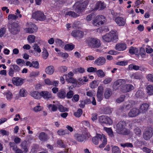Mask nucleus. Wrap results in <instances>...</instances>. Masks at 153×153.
<instances>
[{"mask_svg":"<svg viewBox=\"0 0 153 153\" xmlns=\"http://www.w3.org/2000/svg\"><path fill=\"white\" fill-rule=\"evenodd\" d=\"M126 123L123 121H120L116 126V131L119 134L127 135L129 133V131L125 128Z\"/></svg>","mask_w":153,"mask_h":153,"instance_id":"f257e3e1","label":"nucleus"},{"mask_svg":"<svg viewBox=\"0 0 153 153\" xmlns=\"http://www.w3.org/2000/svg\"><path fill=\"white\" fill-rule=\"evenodd\" d=\"M86 43L90 47L92 48H97L101 45L100 40L97 38H88L85 41Z\"/></svg>","mask_w":153,"mask_h":153,"instance_id":"f03ea898","label":"nucleus"},{"mask_svg":"<svg viewBox=\"0 0 153 153\" xmlns=\"http://www.w3.org/2000/svg\"><path fill=\"white\" fill-rule=\"evenodd\" d=\"M102 38L105 42H110L118 39V35L115 31H111L102 36Z\"/></svg>","mask_w":153,"mask_h":153,"instance_id":"7ed1b4c3","label":"nucleus"},{"mask_svg":"<svg viewBox=\"0 0 153 153\" xmlns=\"http://www.w3.org/2000/svg\"><path fill=\"white\" fill-rule=\"evenodd\" d=\"M106 21V19L104 16L99 15L97 16L94 19L93 24L94 25L97 27L103 24Z\"/></svg>","mask_w":153,"mask_h":153,"instance_id":"20e7f679","label":"nucleus"},{"mask_svg":"<svg viewBox=\"0 0 153 153\" xmlns=\"http://www.w3.org/2000/svg\"><path fill=\"white\" fill-rule=\"evenodd\" d=\"M32 17L37 21H43L46 19L44 13L41 11H37L33 13Z\"/></svg>","mask_w":153,"mask_h":153,"instance_id":"39448f33","label":"nucleus"},{"mask_svg":"<svg viewBox=\"0 0 153 153\" xmlns=\"http://www.w3.org/2000/svg\"><path fill=\"white\" fill-rule=\"evenodd\" d=\"M8 28L10 32L13 34L18 33L20 31V27L17 23L13 22L9 23Z\"/></svg>","mask_w":153,"mask_h":153,"instance_id":"423d86ee","label":"nucleus"},{"mask_svg":"<svg viewBox=\"0 0 153 153\" xmlns=\"http://www.w3.org/2000/svg\"><path fill=\"white\" fill-rule=\"evenodd\" d=\"M27 25L28 27L24 29L26 33L31 34L37 31L38 28L35 24L30 22L28 23Z\"/></svg>","mask_w":153,"mask_h":153,"instance_id":"0eeeda50","label":"nucleus"},{"mask_svg":"<svg viewBox=\"0 0 153 153\" xmlns=\"http://www.w3.org/2000/svg\"><path fill=\"white\" fill-rule=\"evenodd\" d=\"M153 135V130L152 128H148L145 129L143 134V137L145 140H147L152 137Z\"/></svg>","mask_w":153,"mask_h":153,"instance_id":"6e6552de","label":"nucleus"},{"mask_svg":"<svg viewBox=\"0 0 153 153\" xmlns=\"http://www.w3.org/2000/svg\"><path fill=\"white\" fill-rule=\"evenodd\" d=\"M99 120L100 122L105 124L111 125L112 123V120L106 116L102 115L99 117Z\"/></svg>","mask_w":153,"mask_h":153,"instance_id":"1a4fd4ad","label":"nucleus"},{"mask_svg":"<svg viewBox=\"0 0 153 153\" xmlns=\"http://www.w3.org/2000/svg\"><path fill=\"white\" fill-rule=\"evenodd\" d=\"M74 137L76 140L79 142H84L85 141L86 139L85 135L82 133L75 134Z\"/></svg>","mask_w":153,"mask_h":153,"instance_id":"9d476101","label":"nucleus"},{"mask_svg":"<svg viewBox=\"0 0 153 153\" xmlns=\"http://www.w3.org/2000/svg\"><path fill=\"white\" fill-rule=\"evenodd\" d=\"M106 62V59L103 56L99 57L95 60L94 64L98 66H101L103 65Z\"/></svg>","mask_w":153,"mask_h":153,"instance_id":"9b49d317","label":"nucleus"},{"mask_svg":"<svg viewBox=\"0 0 153 153\" xmlns=\"http://www.w3.org/2000/svg\"><path fill=\"white\" fill-rule=\"evenodd\" d=\"M114 21L117 25L120 26H124L126 23V19L120 17H116Z\"/></svg>","mask_w":153,"mask_h":153,"instance_id":"f8f14e48","label":"nucleus"},{"mask_svg":"<svg viewBox=\"0 0 153 153\" xmlns=\"http://www.w3.org/2000/svg\"><path fill=\"white\" fill-rule=\"evenodd\" d=\"M71 35L77 39H80L83 36L84 33L80 30H74L71 33Z\"/></svg>","mask_w":153,"mask_h":153,"instance_id":"ddd939ff","label":"nucleus"},{"mask_svg":"<svg viewBox=\"0 0 153 153\" xmlns=\"http://www.w3.org/2000/svg\"><path fill=\"white\" fill-rule=\"evenodd\" d=\"M104 135H105L103 134L101 135L99 134H97L92 139V141L93 143L96 145H98L99 143V139L100 140L102 141Z\"/></svg>","mask_w":153,"mask_h":153,"instance_id":"4468645a","label":"nucleus"},{"mask_svg":"<svg viewBox=\"0 0 153 153\" xmlns=\"http://www.w3.org/2000/svg\"><path fill=\"white\" fill-rule=\"evenodd\" d=\"M140 113L139 110L134 108H132L128 113V116L130 117H135L138 116Z\"/></svg>","mask_w":153,"mask_h":153,"instance_id":"2eb2a0df","label":"nucleus"},{"mask_svg":"<svg viewBox=\"0 0 153 153\" xmlns=\"http://www.w3.org/2000/svg\"><path fill=\"white\" fill-rule=\"evenodd\" d=\"M12 81L13 84L16 86L20 85L23 83V80L19 77H13Z\"/></svg>","mask_w":153,"mask_h":153,"instance_id":"dca6fc26","label":"nucleus"},{"mask_svg":"<svg viewBox=\"0 0 153 153\" xmlns=\"http://www.w3.org/2000/svg\"><path fill=\"white\" fill-rule=\"evenodd\" d=\"M126 83V80L124 79H119L115 82L113 85V87L114 88L117 89L118 88V87L120 85Z\"/></svg>","mask_w":153,"mask_h":153,"instance_id":"f3484780","label":"nucleus"},{"mask_svg":"<svg viewBox=\"0 0 153 153\" xmlns=\"http://www.w3.org/2000/svg\"><path fill=\"white\" fill-rule=\"evenodd\" d=\"M105 7V5L103 2L100 1H99L96 4L95 8L94 10H96L98 9L102 10L104 9Z\"/></svg>","mask_w":153,"mask_h":153,"instance_id":"a211bd4d","label":"nucleus"},{"mask_svg":"<svg viewBox=\"0 0 153 153\" xmlns=\"http://www.w3.org/2000/svg\"><path fill=\"white\" fill-rule=\"evenodd\" d=\"M51 93L47 91H42L41 92V97H42L45 99L48 100L52 97Z\"/></svg>","mask_w":153,"mask_h":153,"instance_id":"6ab92c4d","label":"nucleus"},{"mask_svg":"<svg viewBox=\"0 0 153 153\" xmlns=\"http://www.w3.org/2000/svg\"><path fill=\"white\" fill-rule=\"evenodd\" d=\"M38 138L41 141H46L48 138L47 134L43 132L39 133Z\"/></svg>","mask_w":153,"mask_h":153,"instance_id":"aec40b11","label":"nucleus"},{"mask_svg":"<svg viewBox=\"0 0 153 153\" xmlns=\"http://www.w3.org/2000/svg\"><path fill=\"white\" fill-rule=\"evenodd\" d=\"M126 48V45L125 43H118L115 46L116 49L119 51H124Z\"/></svg>","mask_w":153,"mask_h":153,"instance_id":"412c9836","label":"nucleus"},{"mask_svg":"<svg viewBox=\"0 0 153 153\" xmlns=\"http://www.w3.org/2000/svg\"><path fill=\"white\" fill-rule=\"evenodd\" d=\"M73 7L75 8V11L79 14L82 12L83 10L81 7H80V5H79V2H77L75 3L73 6Z\"/></svg>","mask_w":153,"mask_h":153,"instance_id":"4be33fe9","label":"nucleus"},{"mask_svg":"<svg viewBox=\"0 0 153 153\" xmlns=\"http://www.w3.org/2000/svg\"><path fill=\"white\" fill-rule=\"evenodd\" d=\"M30 96L36 99H38L41 98V92L37 91H33L31 92Z\"/></svg>","mask_w":153,"mask_h":153,"instance_id":"5701e85b","label":"nucleus"},{"mask_svg":"<svg viewBox=\"0 0 153 153\" xmlns=\"http://www.w3.org/2000/svg\"><path fill=\"white\" fill-rule=\"evenodd\" d=\"M149 107V105L148 104L146 103L142 104L140 106L139 111L140 113H145Z\"/></svg>","mask_w":153,"mask_h":153,"instance_id":"b1692460","label":"nucleus"},{"mask_svg":"<svg viewBox=\"0 0 153 153\" xmlns=\"http://www.w3.org/2000/svg\"><path fill=\"white\" fill-rule=\"evenodd\" d=\"M54 71V68L52 65L48 66L45 69V72L48 74L51 75Z\"/></svg>","mask_w":153,"mask_h":153,"instance_id":"393cba45","label":"nucleus"},{"mask_svg":"<svg viewBox=\"0 0 153 153\" xmlns=\"http://www.w3.org/2000/svg\"><path fill=\"white\" fill-rule=\"evenodd\" d=\"M146 92L149 95H153V85H149L146 87Z\"/></svg>","mask_w":153,"mask_h":153,"instance_id":"a878e982","label":"nucleus"},{"mask_svg":"<svg viewBox=\"0 0 153 153\" xmlns=\"http://www.w3.org/2000/svg\"><path fill=\"white\" fill-rule=\"evenodd\" d=\"M112 93L111 90L109 88H107L105 92L104 95L105 98L108 99L111 95Z\"/></svg>","mask_w":153,"mask_h":153,"instance_id":"bb28decb","label":"nucleus"},{"mask_svg":"<svg viewBox=\"0 0 153 153\" xmlns=\"http://www.w3.org/2000/svg\"><path fill=\"white\" fill-rule=\"evenodd\" d=\"M47 107L50 110L53 112L56 111L58 108V105L51 104L48 105Z\"/></svg>","mask_w":153,"mask_h":153,"instance_id":"cd10ccee","label":"nucleus"},{"mask_svg":"<svg viewBox=\"0 0 153 153\" xmlns=\"http://www.w3.org/2000/svg\"><path fill=\"white\" fill-rule=\"evenodd\" d=\"M125 89L124 92H128L133 90L134 88V86L132 85L128 84L125 85L124 87Z\"/></svg>","mask_w":153,"mask_h":153,"instance_id":"c85d7f7f","label":"nucleus"},{"mask_svg":"<svg viewBox=\"0 0 153 153\" xmlns=\"http://www.w3.org/2000/svg\"><path fill=\"white\" fill-rule=\"evenodd\" d=\"M130 77L133 79H141V75L137 73H134L130 75Z\"/></svg>","mask_w":153,"mask_h":153,"instance_id":"c756f323","label":"nucleus"},{"mask_svg":"<svg viewBox=\"0 0 153 153\" xmlns=\"http://www.w3.org/2000/svg\"><path fill=\"white\" fill-rule=\"evenodd\" d=\"M58 97L61 99H64L66 97V93L64 90H60L58 93Z\"/></svg>","mask_w":153,"mask_h":153,"instance_id":"7c9ffc66","label":"nucleus"},{"mask_svg":"<svg viewBox=\"0 0 153 153\" xmlns=\"http://www.w3.org/2000/svg\"><path fill=\"white\" fill-rule=\"evenodd\" d=\"M57 133L58 135H63L65 134H69V132L67 130H63L61 129L58 130Z\"/></svg>","mask_w":153,"mask_h":153,"instance_id":"2f4dec72","label":"nucleus"},{"mask_svg":"<svg viewBox=\"0 0 153 153\" xmlns=\"http://www.w3.org/2000/svg\"><path fill=\"white\" fill-rule=\"evenodd\" d=\"M95 73H96L97 75L99 77L102 78L104 77L105 76V73L101 69H99L98 70H97Z\"/></svg>","mask_w":153,"mask_h":153,"instance_id":"473e14b6","label":"nucleus"},{"mask_svg":"<svg viewBox=\"0 0 153 153\" xmlns=\"http://www.w3.org/2000/svg\"><path fill=\"white\" fill-rule=\"evenodd\" d=\"M36 37L35 36L30 35L28 36L27 40L29 43H32L34 42Z\"/></svg>","mask_w":153,"mask_h":153,"instance_id":"72a5a7b5","label":"nucleus"},{"mask_svg":"<svg viewBox=\"0 0 153 153\" xmlns=\"http://www.w3.org/2000/svg\"><path fill=\"white\" fill-rule=\"evenodd\" d=\"M102 143L100 145L99 147L100 148H102L104 147L107 144V140L106 136L105 135L103 136V137L102 138Z\"/></svg>","mask_w":153,"mask_h":153,"instance_id":"f704fd0d","label":"nucleus"},{"mask_svg":"<svg viewBox=\"0 0 153 153\" xmlns=\"http://www.w3.org/2000/svg\"><path fill=\"white\" fill-rule=\"evenodd\" d=\"M33 47L34 51L37 52L39 53H40L41 52V50L39 46L38 45V44L35 43L34 44L33 46Z\"/></svg>","mask_w":153,"mask_h":153,"instance_id":"c9c22d12","label":"nucleus"},{"mask_svg":"<svg viewBox=\"0 0 153 153\" xmlns=\"http://www.w3.org/2000/svg\"><path fill=\"white\" fill-rule=\"evenodd\" d=\"M138 51L136 48L131 47L129 51V53L131 54H137L138 53Z\"/></svg>","mask_w":153,"mask_h":153,"instance_id":"e433bc0d","label":"nucleus"},{"mask_svg":"<svg viewBox=\"0 0 153 153\" xmlns=\"http://www.w3.org/2000/svg\"><path fill=\"white\" fill-rule=\"evenodd\" d=\"M85 72V70L82 68H79L75 69L73 70V72L74 73H83Z\"/></svg>","mask_w":153,"mask_h":153,"instance_id":"4c0bfd02","label":"nucleus"},{"mask_svg":"<svg viewBox=\"0 0 153 153\" xmlns=\"http://www.w3.org/2000/svg\"><path fill=\"white\" fill-rule=\"evenodd\" d=\"M11 67H10V68L8 70V74L11 77H13L14 76V74H17L16 72L14 71V69Z\"/></svg>","mask_w":153,"mask_h":153,"instance_id":"58836bf2","label":"nucleus"},{"mask_svg":"<svg viewBox=\"0 0 153 153\" xmlns=\"http://www.w3.org/2000/svg\"><path fill=\"white\" fill-rule=\"evenodd\" d=\"M6 97L7 100L10 101L13 97V94L9 91H7L5 93Z\"/></svg>","mask_w":153,"mask_h":153,"instance_id":"ea45409f","label":"nucleus"},{"mask_svg":"<svg viewBox=\"0 0 153 153\" xmlns=\"http://www.w3.org/2000/svg\"><path fill=\"white\" fill-rule=\"evenodd\" d=\"M10 67H11L13 68V69H14V71H16L17 73L19 72L20 70V67L15 64L11 65L10 66Z\"/></svg>","mask_w":153,"mask_h":153,"instance_id":"a19ab883","label":"nucleus"},{"mask_svg":"<svg viewBox=\"0 0 153 153\" xmlns=\"http://www.w3.org/2000/svg\"><path fill=\"white\" fill-rule=\"evenodd\" d=\"M105 130L107 132L108 134V135L110 137H112L114 136L113 132L112 129L110 128H107L104 127Z\"/></svg>","mask_w":153,"mask_h":153,"instance_id":"79ce46f5","label":"nucleus"},{"mask_svg":"<svg viewBox=\"0 0 153 153\" xmlns=\"http://www.w3.org/2000/svg\"><path fill=\"white\" fill-rule=\"evenodd\" d=\"M140 67L136 65H134L132 64L130 65H129L128 68L130 70H132L133 69L137 71L139 69Z\"/></svg>","mask_w":153,"mask_h":153,"instance_id":"37998d69","label":"nucleus"},{"mask_svg":"<svg viewBox=\"0 0 153 153\" xmlns=\"http://www.w3.org/2000/svg\"><path fill=\"white\" fill-rule=\"evenodd\" d=\"M88 4V0H86L82 3H81L79 2V5H80V7H81L82 8L83 10L84 8L86 7L87 6Z\"/></svg>","mask_w":153,"mask_h":153,"instance_id":"c03bdc74","label":"nucleus"},{"mask_svg":"<svg viewBox=\"0 0 153 153\" xmlns=\"http://www.w3.org/2000/svg\"><path fill=\"white\" fill-rule=\"evenodd\" d=\"M88 4V0H86L82 3H81L79 2V5H80V7H81L82 8L83 10L84 8L86 7L87 6Z\"/></svg>","mask_w":153,"mask_h":153,"instance_id":"a18cd8bd","label":"nucleus"},{"mask_svg":"<svg viewBox=\"0 0 153 153\" xmlns=\"http://www.w3.org/2000/svg\"><path fill=\"white\" fill-rule=\"evenodd\" d=\"M74 48V46L73 45L67 44L65 45L64 48L66 50H72Z\"/></svg>","mask_w":153,"mask_h":153,"instance_id":"49530a36","label":"nucleus"},{"mask_svg":"<svg viewBox=\"0 0 153 153\" xmlns=\"http://www.w3.org/2000/svg\"><path fill=\"white\" fill-rule=\"evenodd\" d=\"M10 148L13 150L15 151L17 149V146L15 143L13 142H10L9 143Z\"/></svg>","mask_w":153,"mask_h":153,"instance_id":"de8ad7c7","label":"nucleus"},{"mask_svg":"<svg viewBox=\"0 0 153 153\" xmlns=\"http://www.w3.org/2000/svg\"><path fill=\"white\" fill-rule=\"evenodd\" d=\"M143 94V93L142 91L139 90L136 92L135 95L137 97L142 98Z\"/></svg>","mask_w":153,"mask_h":153,"instance_id":"09e8293b","label":"nucleus"},{"mask_svg":"<svg viewBox=\"0 0 153 153\" xmlns=\"http://www.w3.org/2000/svg\"><path fill=\"white\" fill-rule=\"evenodd\" d=\"M120 145L123 148L127 147L132 148L133 147V145L131 143H126L124 144H120Z\"/></svg>","mask_w":153,"mask_h":153,"instance_id":"8fccbe9b","label":"nucleus"},{"mask_svg":"<svg viewBox=\"0 0 153 153\" xmlns=\"http://www.w3.org/2000/svg\"><path fill=\"white\" fill-rule=\"evenodd\" d=\"M112 153H121V151L117 146H114L112 149Z\"/></svg>","mask_w":153,"mask_h":153,"instance_id":"3c124183","label":"nucleus"},{"mask_svg":"<svg viewBox=\"0 0 153 153\" xmlns=\"http://www.w3.org/2000/svg\"><path fill=\"white\" fill-rule=\"evenodd\" d=\"M66 14V15H68L70 16H71V17H76L79 16L78 14L74 12L71 11H69L67 12Z\"/></svg>","mask_w":153,"mask_h":153,"instance_id":"603ef678","label":"nucleus"},{"mask_svg":"<svg viewBox=\"0 0 153 153\" xmlns=\"http://www.w3.org/2000/svg\"><path fill=\"white\" fill-rule=\"evenodd\" d=\"M19 94L21 97H25L27 96V92L25 89H22L20 90Z\"/></svg>","mask_w":153,"mask_h":153,"instance_id":"864d4df0","label":"nucleus"},{"mask_svg":"<svg viewBox=\"0 0 153 153\" xmlns=\"http://www.w3.org/2000/svg\"><path fill=\"white\" fill-rule=\"evenodd\" d=\"M134 133L138 136L140 135L141 134V130L138 127H136L134 129Z\"/></svg>","mask_w":153,"mask_h":153,"instance_id":"5fc2aeb1","label":"nucleus"},{"mask_svg":"<svg viewBox=\"0 0 153 153\" xmlns=\"http://www.w3.org/2000/svg\"><path fill=\"white\" fill-rule=\"evenodd\" d=\"M7 18L8 19L16 20L18 18V16L16 14H11L8 15Z\"/></svg>","mask_w":153,"mask_h":153,"instance_id":"6e6d98bb","label":"nucleus"},{"mask_svg":"<svg viewBox=\"0 0 153 153\" xmlns=\"http://www.w3.org/2000/svg\"><path fill=\"white\" fill-rule=\"evenodd\" d=\"M82 111L81 109H79L77 111L75 112L74 113V114L75 116L77 117H79L82 114Z\"/></svg>","mask_w":153,"mask_h":153,"instance_id":"4d7b16f0","label":"nucleus"},{"mask_svg":"<svg viewBox=\"0 0 153 153\" xmlns=\"http://www.w3.org/2000/svg\"><path fill=\"white\" fill-rule=\"evenodd\" d=\"M74 94L73 91L70 90L67 93L66 96L68 99H70L72 97Z\"/></svg>","mask_w":153,"mask_h":153,"instance_id":"13d9d810","label":"nucleus"},{"mask_svg":"<svg viewBox=\"0 0 153 153\" xmlns=\"http://www.w3.org/2000/svg\"><path fill=\"white\" fill-rule=\"evenodd\" d=\"M98 85L96 81H94L92 82L90 84V87L92 88H96Z\"/></svg>","mask_w":153,"mask_h":153,"instance_id":"bf43d9fd","label":"nucleus"},{"mask_svg":"<svg viewBox=\"0 0 153 153\" xmlns=\"http://www.w3.org/2000/svg\"><path fill=\"white\" fill-rule=\"evenodd\" d=\"M145 50L146 52L148 53H150L153 52V49L149 45L146 46Z\"/></svg>","mask_w":153,"mask_h":153,"instance_id":"052dcab7","label":"nucleus"},{"mask_svg":"<svg viewBox=\"0 0 153 153\" xmlns=\"http://www.w3.org/2000/svg\"><path fill=\"white\" fill-rule=\"evenodd\" d=\"M32 67L35 68H38L39 67V64L38 62L33 61L32 62Z\"/></svg>","mask_w":153,"mask_h":153,"instance_id":"680f3d73","label":"nucleus"},{"mask_svg":"<svg viewBox=\"0 0 153 153\" xmlns=\"http://www.w3.org/2000/svg\"><path fill=\"white\" fill-rule=\"evenodd\" d=\"M58 108L59 111L61 112H65L68 111L67 108L64 107L61 105H58Z\"/></svg>","mask_w":153,"mask_h":153,"instance_id":"e2e57ef3","label":"nucleus"},{"mask_svg":"<svg viewBox=\"0 0 153 153\" xmlns=\"http://www.w3.org/2000/svg\"><path fill=\"white\" fill-rule=\"evenodd\" d=\"M58 145H59L61 147L65 148L66 147L65 144L61 140H58L57 142Z\"/></svg>","mask_w":153,"mask_h":153,"instance_id":"0e129e2a","label":"nucleus"},{"mask_svg":"<svg viewBox=\"0 0 153 153\" xmlns=\"http://www.w3.org/2000/svg\"><path fill=\"white\" fill-rule=\"evenodd\" d=\"M112 79L111 77H108L105 78L103 81V83L105 84H107L110 83L111 80Z\"/></svg>","mask_w":153,"mask_h":153,"instance_id":"69168bd1","label":"nucleus"},{"mask_svg":"<svg viewBox=\"0 0 153 153\" xmlns=\"http://www.w3.org/2000/svg\"><path fill=\"white\" fill-rule=\"evenodd\" d=\"M55 42L57 46L60 47L61 46L63 43L62 40L59 39H56L55 41Z\"/></svg>","mask_w":153,"mask_h":153,"instance_id":"338daca9","label":"nucleus"},{"mask_svg":"<svg viewBox=\"0 0 153 153\" xmlns=\"http://www.w3.org/2000/svg\"><path fill=\"white\" fill-rule=\"evenodd\" d=\"M146 78L149 81L152 82L153 83V75L149 74L146 76Z\"/></svg>","mask_w":153,"mask_h":153,"instance_id":"774afa93","label":"nucleus"}]
</instances>
